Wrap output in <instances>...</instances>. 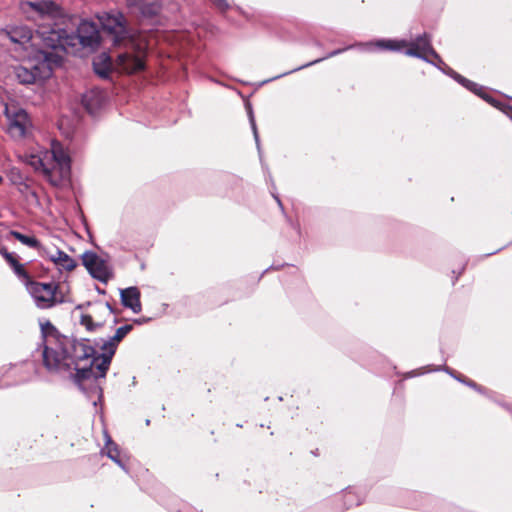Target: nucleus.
<instances>
[{"mask_svg": "<svg viewBox=\"0 0 512 512\" xmlns=\"http://www.w3.org/2000/svg\"><path fill=\"white\" fill-rule=\"evenodd\" d=\"M9 38L14 43L25 44L33 39L32 30L26 26H17L8 32Z\"/></svg>", "mask_w": 512, "mask_h": 512, "instance_id": "obj_17", "label": "nucleus"}, {"mask_svg": "<svg viewBox=\"0 0 512 512\" xmlns=\"http://www.w3.org/2000/svg\"><path fill=\"white\" fill-rule=\"evenodd\" d=\"M430 63L450 77H453V75L455 74V71L452 68H450L443 60L442 63H439L437 60L432 58Z\"/></svg>", "mask_w": 512, "mask_h": 512, "instance_id": "obj_24", "label": "nucleus"}, {"mask_svg": "<svg viewBox=\"0 0 512 512\" xmlns=\"http://www.w3.org/2000/svg\"><path fill=\"white\" fill-rule=\"evenodd\" d=\"M37 34L45 47L71 55L82 56L83 49L95 50L100 45L98 26L95 22L88 20L81 21L76 32L43 27L37 31Z\"/></svg>", "mask_w": 512, "mask_h": 512, "instance_id": "obj_2", "label": "nucleus"}, {"mask_svg": "<svg viewBox=\"0 0 512 512\" xmlns=\"http://www.w3.org/2000/svg\"><path fill=\"white\" fill-rule=\"evenodd\" d=\"M21 8L24 12H27V8H31L41 18H56L60 15L59 6L53 1H25L21 4Z\"/></svg>", "mask_w": 512, "mask_h": 512, "instance_id": "obj_11", "label": "nucleus"}, {"mask_svg": "<svg viewBox=\"0 0 512 512\" xmlns=\"http://www.w3.org/2000/svg\"><path fill=\"white\" fill-rule=\"evenodd\" d=\"M216 7H217L221 12H226V11L230 8V5H229V3L227 2V0H216Z\"/></svg>", "mask_w": 512, "mask_h": 512, "instance_id": "obj_28", "label": "nucleus"}, {"mask_svg": "<svg viewBox=\"0 0 512 512\" xmlns=\"http://www.w3.org/2000/svg\"><path fill=\"white\" fill-rule=\"evenodd\" d=\"M358 47L365 48L367 50H371L373 47L379 48V49H387L392 51H400L403 47H408L405 51V54L411 57H416L419 59H422L426 62H431V59L437 60L439 63H442V59L439 56V54L433 49L431 45V38L427 33H423L422 35L417 36L414 40L408 42L406 40L401 41H394V40H377L376 42H368L365 44H356ZM355 47V45L347 46L343 49H337L330 53H328L326 56L318 58L316 60H313L309 63H306L304 65H301L299 67H296L290 71L284 72L280 75H277L269 80L264 81V83L281 78L283 76L289 75L291 73H294L296 71L302 70L304 68H307L309 66H312L314 64H317L325 59L334 57L336 55H339L340 53L352 49Z\"/></svg>", "mask_w": 512, "mask_h": 512, "instance_id": "obj_3", "label": "nucleus"}, {"mask_svg": "<svg viewBox=\"0 0 512 512\" xmlns=\"http://www.w3.org/2000/svg\"><path fill=\"white\" fill-rule=\"evenodd\" d=\"M142 1L143 0H125L128 8L134 12L138 9Z\"/></svg>", "mask_w": 512, "mask_h": 512, "instance_id": "obj_26", "label": "nucleus"}, {"mask_svg": "<svg viewBox=\"0 0 512 512\" xmlns=\"http://www.w3.org/2000/svg\"><path fill=\"white\" fill-rule=\"evenodd\" d=\"M80 324L83 325L87 331H95L103 326V322L95 321L92 314H82L80 317Z\"/></svg>", "mask_w": 512, "mask_h": 512, "instance_id": "obj_20", "label": "nucleus"}, {"mask_svg": "<svg viewBox=\"0 0 512 512\" xmlns=\"http://www.w3.org/2000/svg\"><path fill=\"white\" fill-rule=\"evenodd\" d=\"M27 288L33 297L37 307L41 309L50 308L55 303V293L57 285L51 283H40L31 281Z\"/></svg>", "mask_w": 512, "mask_h": 512, "instance_id": "obj_8", "label": "nucleus"}, {"mask_svg": "<svg viewBox=\"0 0 512 512\" xmlns=\"http://www.w3.org/2000/svg\"><path fill=\"white\" fill-rule=\"evenodd\" d=\"M2 181H3V178H2V176L0 175V184L2 183Z\"/></svg>", "mask_w": 512, "mask_h": 512, "instance_id": "obj_35", "label": "nucleus"}, {"mask_svg": "<svg viewBox=\"0 0 512 512\" xmlns=\"http://www.w3.org/2000/svg\"><path fill=\"white\" fill-rule=\"evenodd\" d=\"M446 372H448L450 375H452L453 377H455L457 379V377L453 374L452 371H450L448 368L445 369ZM459 381H462L460 378H458Z\"/></svg>", "mask_w": 512, "mask_h": 512, "instance_id": "obj_32", "label": "nucleus"}, {"mask_svg": "<svg viewBox=\"0 0 512 512\" xmlns=\"http://www.w3.org/2000/svg\"><path fill=\"white\" fill-rule=\"evenodd\" d=\"M81 258L82 264L93 278L107 283L113 277L112 269L108 262L95 252L86 251L82 254Z\"/></svg>", "mask_w": 512, "mask_h": 512, "instance_id": "obj_7", "label": "nucleus"}, {"mask_svg": "<svg viewBox=\"0 0 512 512\" xmlns=\"http://www.w3.org/2000/svg\"><path fill=\"white\" fill-rule=\"evenodd\" d=\"M27 162L54 187L64 186L70 179V157L57 141L51 142L50 149H40L31 154Z\"/></svg>", "mask_w": 512, "mask_h": 512, "instance_id": "obj_4", "label": "nucleus"}, {"mask_svg": "<svg viewBox=\"0 0 512 512\" xmlns=\"http://www.w3.org/2000/svg\"><path fill=\"white\" fill-rule=\"evenodd\" d=\"M248 115H249V122H250V125H251V128H252V131H253L254 139H255L257 148L260 151L259 135H258L257 126H256V122H255V119H254L253 111H252L251 108H249V110H248Z\"/></svg>", "mask_w": 512, "mask_h": 512, "instance_id": "obj_23", "label": "nucleus"}, {"mask_svg": "<svg viewBox=\"0 0 512 512\" xmlns=\"http://www.w3.org/2000/svg\"><path fill=\"white\" fill-rule=\"evenodd\" d=\"M144 19H151L157 16L160 12V5L157 2H144L142 1L138 9L135 11Z\"/></svg>", "mask_w": 512, "mask_h": 512, "instance_id": "obj_18", "label": "nucleus"}, {"mask_svg": "<svg viewBox=\"0 0 512 512\" xmlns=\"http://www.w3.org/2000/svg\"><path fill=\"white\" fill-rule=\"evenodd\" d=\"M10 234L12 237H14L16 240L20 241L22 244L35 249L42 248L40 242L33 236L24 235L18 231H10Z\"/></svg>", "mask_w": 512, "mask_h": 512, "instance_id": "obj_19", "label": "nucleus"}, {"mask_svg": "<svg viewBox=\"0 0 512 512\" xmlns=\"http://www.w3.org/2000/svg\"><path fill=\"white\" fill-rule=\"evenodd\" d=\"M103 28L114 35V43L118 44L128 37L125 18L121 13L108 14L103 21Z\"/></svg>", "mask_w": 512, "mask_h": 512, "instance_id": "obj_10", "label": "nucleus"}, {"mask_svg": "<svg viewBox=\"0 0 512 512\" xmlns=\"http://www.w3.org/2000/svg\"><path fill=\"white\" fill-rule=\"evenodd\" d=\"M465 383H466L468 386H470V387H472V388H474V389H476V390H478V391H480V392L482 391L481 387H479V386H478L475 382H473V381H467V382H465Z\"/></svg>", "mask_w": 512, "mask_h": 512, "instance_id": "obj_29", "label": "nucleus"}, {"mask_svg": "<svg viewBox=\"0 0 512 512\" xmlns=\"http://www.w3.org/2000/svg\"><path fill=\"white\" fill-rule=\"evenodd\" d=\"M4 115L7 120L6 131L14 140L25 138L32 127L28 113L16 104H6Z\"/></svg>", "mask_w": 512, "mask_h": 512, "instance_id": "obj_6", "label": "nucleus"}, {"mask_svg": "<svg viewBox=\"0 0 512 512\" xmlns=\"http://www.w3.org/2000/svg\"><path fill=\"white\" fill-rule=\"evenodd\" d=\"M273 197H274V198H275V200L277 201V203H278V205L280 206V208H281V209H283V205H282V202H281V200L279 199V197H278V196H276V195H273Z\"/></svg>", "mask_w": 512, "mask_h": 512, "instance_id": "obj_30", "label": "nucleus"}, {"mask_svg": "<svg viewBox=\"0 0 512 512\" xmlns=\"http://www.w3.org/2000/svg\"><path fill=\"white\" fill-rule=\"evenodd\" d=\"M8 252L4 247H0V254L4 257V253Z\"/></svg>", "mask_w": 512, "mask_h": 512, "instance_id": "obj_34", "label": "nucleus"}, {"mask_svg": "<svg viewBox=\"0 0 512 512\" xmlns=\"http://www.w3.org/2000/svg\"><path fill=\"white\" fill-rule=\"evenodd\" d=\"M105 447L102 449V454H105L113 462H115L121 469L128 471L125 463L121 458V452L118 445L112 441L107 431L104 432Z\"/></svg>", "mask_w": 512, "mask_h": 512, "instance_id": "obj_13", "label": "nucleus"}, {"mask_svg": "<svg viewBox=\"0 0 512 512\" xmlns=\"http://www.w3.org/2000/svg\"><path fill=\"white\" fill-rule=\"evenodd\" d=\"M452 78L454 80H456L459 84L464 86L466 89H468L469 91H471V92L475 93L476 95L480 96L481 98H483L487 102L491 103L494 106H498L497 102L495 100H493L487 93L484 92V88L482 86L478 85L475 82H472V81L466 79L465 77H463L462 75L458 74L457 72H455V74L453 75Z\"/></svg>", "mask_w": 512, "mask_h": 512, "instance_id": "obj_14", "label": "nucleus"}, {"mask_svg": "<svg viewBox=\"0 0 512 512\" xmlns=\"http://www.w3.org/2000/svg\"><path fill=\"white\" fill-rule=\"evenodd\" d=\"M146 48L132 39L125 42V49L119 52L115 60L108 53H100L93 60V68L101 78H107L115 69L121 73L134 74L145 69Z\"/></svg>", "mask_w": 512, "mask_h": 512, "instance_id": "obj_5", "label": "nucleus"}, {"mask_svg": "<svg viewBox=\"0 0 512 512\" xmlns=\"http://www.w3.org/2000/svg\"><path fill=\"white\" fill-rule=\"evenodd\" d=\"M120 298L124 307L131 309L134 313L141 312L140 291L137 287L131 286L121 290Z\"/></svg>", "mask_w": 512, "mask_h": 512, "instance_id": "obj_12", "label": "nucleus"}, {"mask_svg": "<svg viewBox=\"0 0 512 512\" xmlns=\"http://www.w3.org/2000/svg\"><path fill=\"white\" fill-rule=\"evenodd\" d=\"M132 325H124L101 346L105 352L96 355V350L88 339L77 340L59 333L51 322L41 323L42 361L50 373L69 374L94 406L103 397L99 379L105 377L117 343L120 342Z\"/></svg>", "mask_w": 512, "mask_h": 512, "instance_id": "obj_1", "label": "nucleus"}, {"mask_svg": "<svg viewBox=\"0 0 512 512\" xmlns=\"http://www.w3.org/2000/svg\"><path fill=\"white\" fill-rule=\"evenodd\" d=\"M452 78L454 80H456L459 84L464 86L466 89H468L469 91H471V92L475 93L476 95L480 96L481 98H483L487 102L491 103L494 106H498L497 102L495 100H493L487 93L484 92V88L482 86L478 85L475 82H472V81L466 79L465 77H463L462 75L458 74L457 72H455V74L453 75Z\"/></svg>", "mask_w": 512, "mask_h": 512, "instance_id": "obj_15", "label": "nucleus"}, {"mask_svg": "<svg viewBox=\"0 0 512 512\" xmlns=\"http://www.w3.org/2000/svg\"><path fill=\"white\" fill-rule=\"evenodd\" d=\"M109 311V313H113V309L110 305V303L106 302L105 304H99L95 306V311L97 312H105Z\"/></svg>", "mask_w": 512, "mask_h": 512, "instance_id": "obj_27", "label": "nucleus"}, {"mask_svg": "<svg viewBox=\"0 0 512 512\" xmlns=\"http://www.w3.org/2000/svg\"><path fill=\"white\" fill-rule=\"evenodd\" d=\"M4 259L11 266V268H13L14 266H16L19 263L17 258L15 257V255L13 253H10V252H5L4 253Z\"/></svg>", "mask_w": 512, "mask_h": 512, "instance_id": "obj_25", "label": "nucleus"}, {"mask_svg": "<svg viewBox=\"0 0 512 512\" xmlns=\"http://www.w3.org/2000/svg\"><path fill=\"white\" fill-rule=\"evenodd\" d=\"M12 269H13L14 273L17 275V277L19 279H21L26 285H28L31 282L30 276L27 273V271L24 269L22 264L18 263Z\"/></svg>", "mask_w": 512, "mask_h": 512, "instance_id": "obj_22", "label": "nucleus"}, {"mask_svg": "<svg viewBox=\"0 0 512 512\" xmlns=\"http://www.w3.org/2000/svg\"><path fill=\"white\" fill-rule=\"evenodd\" d=\"M344 497V505L346 508H350L352 506H357L361 503L359 497L351 490L346 491L343 495Z\"/></svg>", "mask_w": 512, "mask_h": 512, "instance_id": "obj_21", "label": "nucleus"}, {"mask_svg": "<svg viewBox=\"0 0 512 512\" xmlns=\"http://www.w3.org/2000/svg\"><path fill=\"white\" fill-rule=\"evenodd\" d=\"M87 97L88 95H85L84 98H83V103L85 104V106H87V108L89 109V106H88V103H87Z\"/></svg>", "mask_w": 512, "mask_h": 512, "instance_id": "obj_33", "label": "nucleus"}, {"mask_svg": "<svg viewBox=\"0 0 512 512\" xmlns=\"http://www.w3.org/2000/svg\"><path fill=\"white\" fill-rule=\"evenodd\" d=\"M45 254L53 263L66 271H72L77 266L76 261L62 250L56 249L54 253L45 251Z\"/></svg>", "mask_w": 512, "mask_h": 512, "instance_id": "obj_16", "label": "nucleus"}, {"mask_svg": "<svg viewBox=\"0 0 512 512\" xmlns=\"http://www.w3.org/2000/svg\"><path fill=\"white\" fill-rule=\"evenodd\" d=\"M417 375H419V373H417L416 371H411L408 373L409 377H413V376H417Z\"/></svg>", "mask_w": 512, "mask_h": 512, "instance_id": "obj_31", "label": "nucleus"}, {"mask_svg": "<svg viewBox=\"0 0 512 512\" xmlns=\"http://www.w3.org/2000/svg\"><path fill=\"white\" fill-rule=\"evenodd\" d=\"M51 69L46 64L41 66L32 65L18 66L15 68V75L21 84H33L39 80H44L51 75Z\"/></svg>", "mask_w": 512, "mask_h": 512, "instance_id": "obj_9", "label": "nucleus"}]
</instances>
